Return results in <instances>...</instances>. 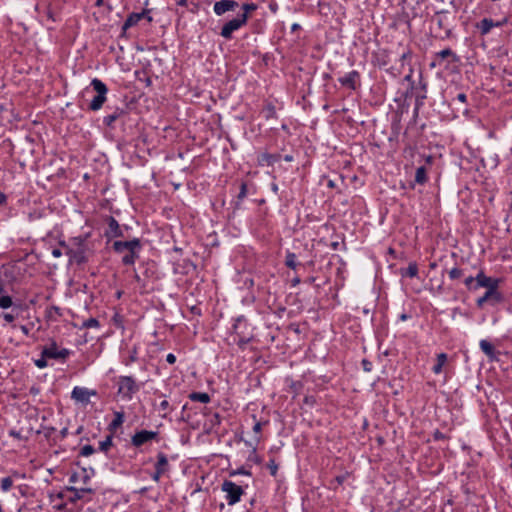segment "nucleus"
<instances>
[{"label":"nucleus","instance_id":"obj_1","mask_svg":"<svg viewBox=\"0 0 512 512\" xmlns=\"http://www.w3.org/2000/svg\"><path fill=\"white\" fill-rule=\"evenodd\" d=\"M112 249L115 253L123 255L121 259L123 265L130 266L134 265L139 258L142 244L138 238H133L129 241L117 240L113 242Z\"/></svg>","mask_w":512,"mask_h":512},{"label":"nucleus","instance_id":"obj_2","mask_svg":"<svg viewBox=\"0 0 512 512\" xmlns=\"http://www.w3.org/2000/svg\"><path fill=\"white\" fill-rule=\"evenodd\" d=\"M89 236L90 234L86 233L70 239V247L67 250L70 261L78 265L88 262L90 249L87 241Z\"/></svg>","mask_w":512,"mask_h":512},{"label":"nucleus","instance_id":"obj_3","mask_svg":"<svg viewBox=\"0 0 512 512\" xmlns=\"http://www.w3.org/2000/svg\"><path fill=\"white\" fill-rule=\"evenodd\" d=\"M141 386L142 384L138 383L134 377L121 375L117 379V394L122 400L131 401L140 391Z\"/></svg>","mask_w":512,"mask_h":512},{"label":"nucleus","instance_id":"obj_4","mask_svg":"<svg viewBox=\"0 0 512 512\" xmlns=\"http://www.w3.org/2000/svg\"><path fill=\"white\" fill-rule=\"evenodd\" d=\"M221 490L225 493V499L229 506L239 503L245 494L244 488L231 480H224L221 484Z\"/></svg>","mask_w":512,"mask_h":512},{"label":"nucleus","instance_id":"obj_5","mask_svg":"<svg viewBox=\"0 0 512 512\" xmlns=\"http://www.w3.org/2000/svg\"><path fill=\"white\" fill-rule=\"evenodd\" d=\"M91 86L96 91L97 95L91 100L89 104V109L92 111H98L102 108L103 104L107 99L106 95L108 92V88L106 84L98 78H94L91 81Z\"/></svg>","mask_w":512,"mask_h":512},{"label":"nucleus","instance_id":"obj_6","mask_svg":"<svg viewBox=\"0 0 512 512\" xmlns=\"http://www.w3.org/2000/svg\"><path fill=\"white\" fill-rule=\"evenodd\" d=\"M244 25H246V16L238 15L236 18L228 21L222 26L220 35L223 38L229 40L232 38L233 32L240 29Z\"/></svg>","mask_w":512,"mask_h":512},{"label":"nucleus","instance_id":"obj_7","mask_svg":"<svg viewBox=\"0 0 512 512\" xmlns=\"http://www.w3.org/2000/svg\"><path fill=\"white\" fill-rule=\"evenodd\" d=\"M70 354L71 351L67 348L59 349L55 341H52L49 346L42 349V356L48 357L49 359L65 360Z\"/></svg>","mask_w":512,"mask_h":512},{"label":"nucleus","instance_id":"obj_8","mask_svg":"<svg viewBox=\"0 0 512 512\" xmlns=\"http://www.w3.org/2000/svg\"><path fill=\"white\" fill-rule=\"evenodd\" d=\"M97 394L96 390L76 386L71 392V398L78 403L87 405L90 402V397L97 396Z\"/></svg>","mask_w":512,"mask_h":512},{"label":"nucleus","instance_id":"obj_9","mask_svg":"<svg viewBox=\"0 0 512 512\" xmlns=\"http://www.w3.org/2000/svg\"><path fill=\"white\" fill-rule=\"evenodd\" d=\"M66 491L71 493V496L68 497V501L73 504L82 499L90 501L91 497L86 498V495H92L94 493V490L89 487L77 488L75 486H69L66 487Z\"/></svg>","mask_w":512,"mask_h":512},{"label":"nucleus","instance_id":"obj_10","mask_svg":"<svg viewBox=\"0 0 512 512\" xmlns=\"http://www.w3.org/2000/svg\"><path fill=\"white\" fill-rule=\"evenodd\" d=\"M158 437V432L156 431H148V430H141L136 432L131 437V444L134 447H141L142 445L156 439Z\"/></svg>","mask_w":512,"mask_h":512},{"label":"nucleus","instance_id":"obj_11","mask_svg":"<svg viewBox=\"0 0 512 512\" xmlns=\"http://www.w3.org/2000/svg\"><path fill=\"white\" fill-rule=\"evenodd\" d=\"M476 284L474 290H477L480 287H484L487 289H498L499 280L495 278H491L486 276L483 271H480L476 277Z\"/></svg>","mask_w":512,"mask_h":512},{"label":"nucleus","instance_id":"obj_12","mask_svg":"<svg viewBox=\"0 0 512 512\" xmlns=\"http://www.w3.org/2000/svg\"><path fill=\"white\" fill-rule=\"evenodd\" d=\"M95 472H94V469L93 468H85V467H82V472L81 473H77V472H73L70 477H69V482L70 483H78V482H82L83 485H86L90 480L91 478L94 476Z\"/></svg>","mask_w":512,"mask_h":512},{"label":"nucleus","instance_id":"obj_13","mask_svg":"<svg viewBox=\"0 0 512 512\" xmlns=\"http://www.w3.org/2000/svg\"><path fill=\"white\" fill-rule=\"evenodd\" d=\"M508 19L505 17L502 21H493L490 18H484L479 23H477L476 27L479 29L481 35H487L490 33L492 28L501 27L505 23H507Z\"/></svg>","mask_w":512,"mask_h":512},{"label":"nucleus","instance_id":"obj_14","mask_svg":"<svg viewBox=\"0 0 512 512\" xmlns=\"http://www.w3.org/2000/svg\"><path fill=\"white\" fill-rule=\"evenodd\" d=\"M238 3L234 0H221L214 3L213 11L217 16H221L228 11H234Z\"/></svg>","mask_w":512,"mask_h":512},{"label":"nucleus","instance_id":"obj_15","mask_svg":"<svg viewBox=\"0 0 512 512\" xmlns=\"http://www.w3.org/2000/svg\"><path fill=\"white\" fill-rule=\"evenodd\" d=\"M107 223H108V229L105 232L106 238L111 239V238L123 237V235H124L123 231H122L118 221L114 217L109 216L107 219Z\"/></svg>","mask_w":512,"mask_h":512},{"label":"nucleus","instance_id":"obj_16","mask_svg":"<svg viewBox=\"0 0 512 512\" xmlns=\"http://www.w3.org/2000/svg\"><path fill=\"white\" fill-rule=\"evenodd\" d=\"M489 300H494V302H499L501 300V295L497 289H487L485 294L477 299V306L482 308L484 304Z\"/></svg>","mask_w":512,"mask_h":512},{"label":"nucleus","instance_id":"obj_17","mask_svg":"<svg viewBox=\"0 0 512 512\" xmlns=\"http://www.w3.org/2000/svg\"><path fill=\"white\" fill-rule=\"evenodd\" d=\"M147 14V11H142V12H139V13H131L127 19L125 20L123 26H122V30L125 32L127 31L129 28L135 26L136 24H138V22L144 18Z\"/></svg>","mask_w":512,"mask_h":512},{"label":"nucleus","instance_id":"obj_18","mask_svg":"<svg viewBox=\"0 0 512 512\" xmlns=\"http://www.w3.org/2000/svg\"><path fill=\"white\" fill-rule=\"evenodd\" d=\"M127 114V111L123 108H119L117 107L113 113L109 114V115H106L104 118H103V123L108 126V127H113V123L118 120L119 118H121L122 116L126 115Z\"/></svg>","mask_w":512,"mask_h":512},{"label":"nucleus","instance_id":"obj_19","mask_svg":"<svg viewBox=\"0 0 512 512\" xmlns=\"http://www.w3.org/2000/svg\"><path fill=\"white\" fill-rule=\"evenodd\" d=\"M482 352L491 360H497V354L494 346L487 340L483 339L479 343Z\"/></svg>","mask_w":512,"mask_h":512},{"label":"nucleus","instance_id":"obj_20","mask_svg":"<svg viewBox=\"0 0 512 512\" xmlns=\"http://www.w3.org/2000/svg\"><path fill=\"white\" fill-rule=\"evenodd\" d=\"M155 469L160 470L166 473L169 470V463L166 454L163 452H159L157 454V462L155 464Z\"/></svg>","mask_w":512,"mask_h":512},{"label":"nucleus","instance_id":"obj_21","mask_svg":"<svg viewBox=\"0 0 512 512\" xmlns=\"http://www.w3.org/2000/svg\"><path fill=\"white\" fill-rule=\"evenodd\" d=\"M125 420V413L123 411H115L114 412V419L109 424L110 430H116L119 428Z\"/></svg>","mask_w":512,"mask_h":512},{"label":"nucleus","instance_id":"obj_22","mask_svg":"<svg viewBox=\"0 0 512 512\" xmlns=\"http://www.w3.org/2000/svg\"><path fill=\"white\" fill-rule=\"evenodd\" d=\"M189 399L191 401L201 402L205 404L210 402V396L208 393L205 392H192L189 394Z\"/></svg>","mask_w":512,"mask_h":512},{"label":"nucleus","instance_id":"obj_23","mask_svg":"<svg viewBox=\"0 0 512 512\" xmlns=\"http://www.w3.org/2000/svg\"><path fill=\"white\" fill-rule=\"evenodd\" d=\"M447 362V354L440 353L437 355V363L433 366L432 370L435 374H440L442 372L443 366Z\"/></svg>","mask_w":512,"mask_h":512},{"label":"nucleus","instance_id":"obj_24","mask_svg":"<svg viewBox=\"0 0 512 512\" xmlns=\"http://www.w3.org/2000/svg\"><path fill=\"white\" fill-rule=\"evenodd\" d=\"M285 265L290 269L296 270L299 263L297 262V256L295 253L287 251L285 256Z\"/></svg>","mask_w":512,"mask_h":512},{"label":"nucleus","instance_id":"obj_25","mask_svg":"<svg viewBox=\"0 0 512 512\" xmlns=\"http://www.w3.org/2000/svg\"><path fill=\"white\" fill-rule=\"evenodd\" d=\"M418 274V266L415 262L409 263L408 267L401 271V275L409 278H414Z\"/></svg>","mask_w":512,"mask_h":512},{"label":"nucleus","instance_id":"obj_26","mask_svg":"<svg viewBox=\"0 0 512 512\" xmlns=\"http://www.w3.org/2000/svg\"><path fill=\"white\" fill-rule=\"evenodd\" d=\"M258 6L255 3H244L241 6V9L243 10V13L241 15L246 16V22L248 21L249 14L257 10Z\"/></svg>","mask_w":512,"mask_h":512},{"label":"nucleus","instance_id":"obj_27","mask_svg":"<svg viewBox=\"0 0 512 512\" xmlns=\"http://www.w3.org/2000/svg\"><path fill=\"white\" fill-rule=\"evenodd\" d=\"M427 180L426 178V170L423 166L418 167L415 173V181L419 184L425 183Z\"/></svg>","mask_w":512,"mask_h":512},{"label":"nucleus","instance_id":"obj_28","mask_svg":"<svg viewBox=\"0 0 512 512\" xmlns=\"http://www.w3.org/2000/svg\"><path fill=\"white\" fill-rule=\"evenodd\" d=\"M247 196V184L245 182H242L240 184L239 193L237 195V202L236 207L240 205V203L246 198Z\"/></svg>","mask_w":512,"mask_h":512},{"label":"nucleus","instance_id":"obj_29","mask_svg":"<svg viewBox=\"0 0 512 512\" xmlns=\"http://www.w3.org/2000/svg\"><path fill=\"white\" fill-rule=\"evenodd\" d=\"M264 117L266 119L275 118L276 117V109L272 103H268L263 109Z\"/></svg>","mask_w":512,"mask_h":512},{"label":"nucleus","instance_id":"obj_30","mask_svg":"<svg viewBox=\"0 0 512 512\" xmlns=\"http://www.w3.org/2000/svg\"><path fill=\"white\" fill-rule=\"evenodd\" d=\"M13 305L12 298L9 295H2L0 297V308L8 309Z\"/></svg>","mask_w":512,"mask_h":512},{"label":"nucleus","instance_id":"obj_31","mask_svg":"<svg viewBox=\"0 0 512 512\" xmlns=\"http://www.w3.org/2000/svg\"><path fill=\"white\" fill-rule=\"evenodd\" d=\"M159 411H163L162 417H166V415L172 411V407L170 403L164 399L159 403Z\"/></svg>","mask_w":512,"mask_h":512},{"label":"nucleus","instance_id":"obj_32","mask_svg":"<svg viewBox=\"0 0 512 512\" xmlns=\"http://www.w3.org/2000/svg\"><path fill=\"white\" fill-rule=\"evenodd\" d=\"M12 486H13L12 477H5L1 480V490L3 492H8Z\"/></svg>","mask_w":512,"mask_h":512},{"label":"nucleus","instance_id":"obj_33","mask_svg":"<svg viewBox=\"0 0 512 512\" xmlns=\"http://www.w3.org/2000/svg\"><path fill=\"white\" fill-rule=\"evenodd\" d=\"M112 446V436H107L103 441L99 444V449L101 451L107 452L108 449Z\"/></svg>","mask_w":512,"mask_h":512},{"label":"nucleus","instance_id":"obj_34","mask_svg":"<svg viewBox=\"0 0 512 512\" xmlns=\"http://www.w3.org/2000/svg\"><path fill=\"white\" fill-rule=\"evenodd\" d=\"M95 452V449L92 445H84L79 452L80 456L88 457Z\"/></svg>","mask_w":512,"mask_h":512},{"label":"nucleus","instance_id":"obj_35","mask_svg":"<svg viewBox=\"0 0 512 512\" xmlns=\"http://www.w3.org/2000/svg\"><path fill=\"white\" fill-rule=\"evenodd\" d=\"M82 326L84 328H98L100 323L96 318H89L83 322Z\"/></svg>","mask_w":512,"mask_h":512},{"label":"nucleus","instance_id":"obj_36","mask_svg":"<svg viewBox=\"0 0 512 512\" xmlns=\"http://www.w3.org/2000/svg\"><path fill=\"white\" fill-rule=\"evenodd\" d=\"M236 475L251 476V472L249 470H246L244 467H240L238 469L229 471V476L230 477H234Z\"/></svg>","mask_w":512,"mask_h":512},{"label":"nucleus","instance_id":"obj_37","mask_svg":"<svg viewBox=\"0 0 512 512\" xmlns=\"http://www.w3.org/2000/svg\"><path fill=\"white\" fill-rule=\"evenodd\" d=\"M448 274L451 280H455L463 276V270L454 267L448 272Z\"/></svg>","mask_w":512,"mask_h":512},{"label":"nucleus","instance_id":"obj_38","mask_svg":"<svg viewBox=\"0 0 512 512\" xmlns=\"http://www.w3.org/2000/svg\"><path fill=\"white\" fill-rule=\"evenodd\" d=\"M267 467L270 470V474L272 476H276L277 475L278 465H277V463L275 462L274 459L269 460V462L267 463Z\"/></svg>","mask_w":512,"mask_h":512},{"label":"nucleus","instance_id":"obj_39","mask_svg":"<svg viewBox=\"0 0 512 512\" xmlns=\"http://www.w3.org/2000/svg\"><path fill=\"white\" fill-rule=\"evenodd\" d=\"M47 359H49V358L41 355V358L36 359L34 361V364L36 365V367H38L40 369L46 368L48 366Z\"/></svg>","mask_w":512,"mask_h":512},{"label":"nucleus","instance_id":"obj_40","mask_svg":"<svg viewBox=\"0 0 512 512\" xmlns=\"http://www.w3.org/2000/svg\"><path fill=\"white\" fill-rule=\"evenodd\" d=\"M464 284L465 286L470 289V290H474V287H475V284H476V280H475V277L473 276H469L467 278H465L464 280Z\"/></svg>","mask_w":512,"mask_h":512},{"label":"nucleus","instance_id":"obj_41","mask_svg":"<svg viewBox=\"0 0 512 512\" xmlns=\"http://www.w3.org/2000/svg\"><path fill=\"white\" fill-rule=\"evenodd\" d=\"M452 55H453V51L450 48L443 49V50H441L440 52H438L436 54V56L441 58V59H445V58H447L449 56H452Z\"/></svg>","mask_w":512,"mask_h":512},{"label":"nucleus","instance_id":"obj_42","mask_svg":"<svg viewBox=\"0 0 512 512\" xmlns=\"http://www.w3.org/2000/svg\"><path fill=\"white\" fill-rule=\"evenodd\" d=\"M410 58H411V51L408 50L406 52H403L402 55L400 56L401 65L404 66L406 61Z\"/></svg>","mask_w":512,"mask_h":512},{"label":"nucleus","instance_id":"obj_43","mask_svg":"<svg viewBox=\"0 0 512 512\" xmlns=\"http://www.w3.org/2000/svg\"><path fill=\"white\" fill-rule=\"evenodd\" d=\"M165 474L164 472L160 471V470H157L155 469L154 473L151 475L152 479L155 481V482H158L161 478V476Z\"/></svg>","mask_w":512,"mask_h":512},{"label":"nucleus","instance_id":"obj_44","mask_svg":"<svg viewBox=\"0 0 512 512\" xmlns=\"http://www.w3.org/2000/svg\"><path fill=\"white\" fill-rule=\"evenodd\" d=\"M261 430H262V423L259 421H255V424L253 426V432L255 434H260Z\"/></svg>","mask_w":512,"mask_h":512},{"label":"nucleus","instance_id":"obj_45","mask_svg":"<svg viewBox=\"0 0 512 512\" xmlns=\"http://www.w3.org/2000/svg\"><path fill=\"white\" fill-rule=\"evenodd\" d=\"M3 318L6 322L11 323L15 320V316L11 313H3Z\"/></svg>","mask_w":512,"mask_h":512},{"label":"nucleus","instance_id":"obj_46","mask_svg":"<svg viewBox=\"0 0 512 512\" xmlns=\"http://www.w3.org/2000/svg\"><path fill=\"white\" fill-rule=\"evenodd\" d=\"M362 366L366 372H369L372 369V363L365 359L362 361Z\"/></svg>","mask_w":512,"mask_h":512},{"label":"nucleus","instance_id":"obj_47","mask_svg":"<svg viewBox=\"0 0 512 512\" xmlns=\"http://www.w3.org/2000/svg\"><path fill=\"white\" fill-rule=\"evenodd\" d=\"M166 361L169 363V364H174L176 362V356L173 354V353H169L167 356H166Z\"/></svg>","mask_w":512,"mask_h":512},{"label":"nucleus","instance_id":"obj_48","mask_svg":"<svg viewBox=\"0 0 512 512\" xmlns=\"http://www.w3.org/2000/svg\"><path fill=\"white\" fill-rule=\"evenodd\" d=\"M342 82H343L344 84H350V86H352V73L347 74V75L343 78Z\"/></svg>","mask_w":512,"mask_h":512},{"label":"nucleus","instance_id":"obj_49","mask_svg":"<svg viewBox=\"0 0 512 512\" xmlns=\"http://www.w3.org/2000/svg\"><path fill=\"white\" fill-rule=\"evenodd\" d=\"M456 99L461 102V103H465L467 101V96L465 93H459L457 96H456Z\"/></svg>","mask_w":512,"mask_h":512},{"label":"nucleus","instance_id":"obj_50","mask_svg":"<svg viewBox=\"0 0 512 512\" xmlns=\"http://www.w3.org/2000/svg\"><path fill=\"white\" fill-rule=\"evenodd\" d=\"M212 422H213V423H216V424H220V422H221V417H220V415H219L218 413H215V414L213 415Z\"/></svg>","mask_w":512,"mask_h":512},{"label":"nucleus","instance_id":"obj_51","mask_svg":"<svg viewBox=\"0 0 512 512\" xmlns=\"http://www.w3.org/2000/svg\"><path fill=\"white\" fill-rule=\"evenodd\" d=\"M7 202V196L0 191V205H4Z\"/></svg>","mask_w":512,"mask_h":512},{"label":"nucleus","instance_id":"obj_52","mask_svg":"<svg viewBox=\"0 0 512 512\" xmlns=\"http://www.w3.org/2000/svg\"><path fill=\"white\" fill-rule=\"evenodd\" d=\"M20 329H21V331H22V333H23L24 335H26V336H28V335H29L30 330H29V328H28L27 326H25V325H21V326H20Z\"/></svg>","mask_w":512,"mask_h":512},{"label":"nucleus","instance_id":"obj_53","mask_svg":"<svg viewBox=\"0 0 512 512\" xmlns=\"http://www.w3.org/2000/svg\"><path fill=\"white\" fill-rule=\"evenodd\" d=\"M52 255L55 257V258H58L62 255V252L59 250V249H53L52 250Z\"/></svg>","mask_w":512,"mask_h":512},{"label":"nucleus","instance_id":"obj_54","mask_svg":"<svg viewBox=\"0 0 512 512\" xmlns=\"http://www.w3.org/2000/svg\"><path fill=\"white\" fill-rule=\"evenodd\" d=\"M60 435L62 438H65L67 435H68V428L64 427L61 431H60Z\"/></svg>","mask_w":512,"mask_h":512},{"label":"nucleus","instance_id":"obj_55","mask_svg":"<svg viewBox=\"0 0 512 512\" xmlns=\"http://www.w3.org/2000/svg\"><path fill=\"white\" fill-rule=\"evenodd\" d=\"M301 282L299 277H295L292 279V286H297Z\"/></svg>","mask_w":512,"mask_h":512},{"label":"nucleus","instance_id":"obj_56","mask_svg":"<svg viewBox=\"0 0 512 512\" xmlns=\"http://www.w3.org/2000/svg\"><path fill=\"white\" fill-rule=\"evenodd\" d=\"M404 80H405V81H411V80H412V69H410L409 74H407V75L404 77Z\"/></svg>","mask_w":512,"mask_h":512},{"label":"nucleus","instance_id":"obj_57","mask_svg":"<svg viewBox=\"0 0 512 512\" xmlns=\"http://www.w3.org/2000/svg\"><path fill=\"white\" fill-rule=\"evenodd\" d=\"M134 279L136 282L142 283V278L140 277V275L138 273L134 274Z\"/></svg>","mask_w":512,"mask_h":512},{"label":"nucleus","instance_id":"obj_58","mask_svg":"<svg viewBox=\"0 0 512 512\" xmlns=\"http://www.w3.org/2000/svg\"><path fill=\"white\" fill-rule=\"evenodd\" d=\"M305 403H307V404H313V403H314V399H313V397H305Z\"/></svg>","mask_w":512,"mask_h":512},{"label":"nucleus","instance_id":"obj_59","mask_svg":"<svg viewBox=\"0 0 512 512\" xmlns=\"http://www.w3.org/2000/svg\"><path fill=\"white\" fill-rule=\"evenodd\" d=\"M284 160H285L286 162H291V161H293V156H292V155H285V156H284Z\"/></svg>","mask_w":512,"mask_h":512},{"label":"nucleus","instance_id":"obj_60","mask_svg":"<svg viewBox=\"0 0 512 512\" xmlns=\"http://www.w3.org/2000/svg\"><path fill=\"white\" fill-rule=\"evenodd\" d=\"M298 29H300V25H299V24H297V23H294V24L292 25V27H291V30H292L293 32H294V31H296V30H298Z\"/></svg>","mask_w":512,"mask_h":512},{"label":"nucleus","instance_id":"obj_61","mask_svg":"<svg viewBox=\"0 0 512 512\" xmlns=\"http://www.w3.org/2000/svg\"><path fill=\"white\" fill-rule=\"evenodd\" d=\"M178 5H180V6H187V0H180L178 2Z\"/></svg>","mask_w":512,"mask_h":512},{"label":"nucleus","instance_id":"obj_62","mask_svg":"<svg viewBox=\"0 0 512 512\" xmlns=\"http://www.w3.org/2000/svg\"><path fill=\"white\" fill-rule=\"evenodd\" d=\"M103 2H104V0H96L95 5L101 6V5H103Z\"/></svg>","mask_w":512,"mask_h":512},{"label":"nucleus","instance_id":"obj_63","mask_svg":"<svg viewBox=\"0 0 512 512\" xmlns=\"http://www.w3.org/2000/svg\"><path fill=\"white\" fill-rule=\"evenodd\" d=\"M11 435H13L14 437H19V436H20V433H19V432H14V431H12V432H11Z\"/></svg>","mask_w":512,"mask_h":512},{"label":"nucleus","instance_id":"obj_64","mask_svg":"<svg viewBox=\"0 0 512 512\" xmlns=\"http://www.w3.org/2000/svg\"><path fill=\"white\" fill-rule=\"evenodd\" d=\"M400 319H401L402 321L406 320V319H407V315H406V314H402V315L400 316Z\"/></svg>","mask_w":512,"mask_h":512}]
</instances>
